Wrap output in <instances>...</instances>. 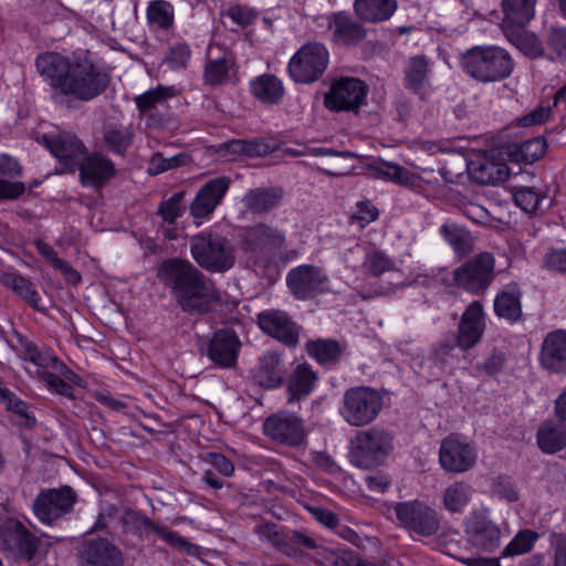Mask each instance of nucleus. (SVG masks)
I'll return each mask as SVG.
<instances>
[{
    "label": "nucleus",
    "mask_w": 566,
    "mask_h": 566,
    "mask_svg": "<svg viewBox=\"0 0 566 566\" xmlns=\"http://www.w3.org/2000/svg\"><path fill=\"white\" fill-rule=\"evenodd\" d=\"M35 67L53 91L54 102L69 108L73 102L86 103L101 96L111 83L109 71L87 54L43 52L36 56Z\"/></svg>",
    "instance_id": "obj_1"
},
{
    "label": "nucleus",
    "mask_w": 566,
    "mask_h": 566,
    "mask_svg": "<svg viewBox=\"0 0 566 566\" xmlns=\"http://www.w3.org/2000/svg\"><path fill=\"white\" fill-rule=\"evenodd\" d=\"M157 276L188 314L206 315L216 304L224 302L214 281L186 259L165 260L158 268Z\"/></svg>",
    "instance_id": "obj_2"
},
{
    "label": "nucleus",
    "mask_w": 566,
    "mask_h": 566,
    "mask_svg": "<svg viewBox=\"0 0 566 566\" xmlns=\"http://www.w3.org/2000/svg\"><path fill=\"white\" fill-rule=\"evenodd\" d=\"M239 245L254 266L265 270L277 264L286 250V239L283 231L259 222L242 230Z\"/></svg>",
    "instance_id": "obj_3"
},
{
    "label": "nucleus",
    "mask_w": 566,
    "mask_h": 566,
    "mask_svg": "<svg viewBox=\"0 0 566 566\" xmlns=\"http://www.w3.org/2000/svg\"><path fill=\"white\" fill-rule=\"evenodd\" d=\"M460 63L467 75L481 83L500 82L514 70L510 53L495 45L473 46L461 55Z\"/></svg>",
    "instance_id": "obj_4"
},
{
    "label": "nucleus",
    "mask_w": 566,
    "mask_h": 566,
    "mask_svg": "<svg viewBox=\"0 0 566 566\" xmlns=\"http://www.w3.org/2000/svg\"><path fill=\"white\" fill-rule=\"evenodd\" d=\"M190 254L209 273H224L235 264V248L231 240L212 229L190 238Z\"/></svg>",
    "instance_id": "obj_5"
},
{
    "label": "nucleus",
    "mask_w": 566,
    "mask_h": 566,
    "mask_svg": "<svg viewBox=\"0 0 566 566\" xmlns=\"http://www.w3.org/2000/svg\"><path fill=\"white\" fill-rule=\"evenodd\" d=\"M394 451V436L387 429L371 427L357 432L350 442L352 464L363 470L382 465Z\"/></svg>",
    "instance_id": "obj_6"
},
{
    "label": "nucleus",
    "mask_w": 566,
    "mask_h": 566,
    "mask_svg": "<svg viewBox=\"0 0 566 566\" xmlns=\"http://www.w3.org/2000/svg\"><path fill=\"white\" fill-rule=\"evenodd\" d=\"M382 406L384 398L377 389L352 387L344 392L339 415L352 427H365L377 419Z\"/></svg>",
    "instance_id": "obj_7"
},
{
    "label": "nucleus",
    "mask_w": 566,
    "mask_h": 566,
    "mask_svg": "<svg viewBox=\"0 0 566 566\" xmlns=\"http://www.w3.org/2000/svg\"><path fill=\"white\" fill-rule=\"evenodd\" d=\"M119 523L124 535L132 534L138 539H144L150 533L156 534L170 547L196 555L199 547L182 537L178 532L168 528L165 525L154 523L144 513L133 509H125L120 515Z\"/></svg>",
    "instance_id": "obj_8"
},
{
    "label": "nucleus",
    "mask_w": 566,
    "mask_h": 566,
    "mask_svg": "<svg viewBox=\"0 0 566 566\" xmlns=\"http://www.w3.org/2000/svg\"><path fill=\"white\" fill-rule=\"evenodd\" d=\"M329 62V52L319 42H307L291 57L287 71L290 76L302 84H311L322 77Z\"/></svg>",
    "instance_id": "obj_9"
},
{
    "label": "nucleus",
    "mask_w": 566,
    "mask_h": 566,
    "mask_svg": "<svg viewBox=\"0 0 566 566\" xmlns=\"http://www.w3.org/2000/svg\"><path fill=\"white\" fill-rule=\"evenodd\" d=\"M495 259L490 252H480L453 272L458 287L471 294L483 293L495 279Z\"/></svg>",
    "instance_id": "obj_10"
},
{
    "label": "nucleus",
    "mask_w": 566,
    "mask_h": 566,
    "mask_svg": "<svg viewBox=\"0 0 566 566\" xmlns=\"http://www.w3.org/2000/svg\"><path fill=\"white\" fill-rule=\"evenodd\" d=\"M394 511L399 523L409 532L419 536H433L440 528L438 512L422 501L413 500L396 503Z\"/></svg>",
    "instance_id": "obj_11"
},
{
    "label": "nucleus",
    "mask_w": 566,
    "mask_h": 566,
    "mask_svg": "<svg viewBox=\"0 0 566 566\" xmlns=\"http://www.w3.org/2000/svg\"><path fill=\"white\" fill-rule=\"evenodd\" d=\"M263 433L272 441L292 448L301 447L306 440L304 420L289 411L268 417L263 422Z\"/></svg>",
    "instance_id": "obj_12"
},
{
    "label": "nucleus",
    "mask_w": 566,
    "mask_h": 566,
    "mask_svg": "<svg viewBox=\"0 0 566 566\" xmlns=\"http://www.w3.org/2000/svg\"><path fill=\"white\" fill-rule=\"evenodd\" d=\"M328 276L325 271L312 264L293 268L286 275V284L292 295L298 301L316 297L328 291Z\"/></svg>",
    "instance_id": "obj_13"
},
{
    "label": "nucleus",
    "mask_w": 566,
    "mask_h": 566,
    "mask_svg": "<svg viewBox=\"0 0 566 566\" xmlns=\"http://www.w3.org/2000/svg\"><path fill=\"white\" fill-rule=\"evenodd\" d=\"M230 185V177L219 176L209 179L199 188L189 206V213L197 227L211 218L217 207L223 201Z\"/></svg>",
    "instance_id": "obj_14"
},
{
    "label": "nucleus",
    "mask_w": 566,
    "mask_h": 566,
    "mask_svg": "<svg viewBox=\"0 0 566 566\" xmlns=\"http://www.w3.org/2000/svg\"><path fill=\"white\" fill-rule=\"evenodd\" d=\"M241 346L238 334L232 328L223 327L207 339L203 354L213 366L231 369L237 366Z\"/></svg>",
    "instance_id": "obj_15"
},
{
    "label": "nucleus",
    "mask_w": 566,
    "mask_h": 566,
    "mask_svg": "<svg viewBox=\"0 0 566 566\" xmlns=\"http://www.w3.org/2000/svg\"><path fill=\"white\" fill-rule=\"evenodd\" d=\"M76 499V492L69 485L43 490L34 501L33 511L42 523L51 524L70 513Z\"/></svg>",
    "instance_id": "obj_16"
},
{
    "label": "nucleus",
    "mask_w": 566,
    "mask_h": 566,
    "mask_svg": "<svg viewBox=\"0 0 566 566\" xmlns=\"http://www.w3.org/2000/svg\"><path fill=\"white\" fill-rule=\"evenodd\" d=\"M368 86L356 77L336 80L325 95V105L331 111H356L365 104Z\"/></svg>",
    "instance_id": "obj_17"
},
{
    "label": "nucleus",
    "mask_w": 566,
    "mask_h": 566,
    "mask_svg": "<svg viewBox=\"0 0 566 566\" xmlns=\"http://www.w3.org/2000/svg\"><path fill=\"white\" fill-rule=\"evenodd\" d=\"M468 543L478 549L492 553L500 547L501 530L485 512H472L463 521Z\"/></svg>",
    "instance_id": "obj_18"
},
{
    "label": "nucleus",
    "mask_w": 566,
    "mask_h": 566,
    "mask_svg": "<svg viewBox=\"0 0 566 566\" xmlns=\"http://www.w3.org/2000/svg\"><path fill=\"white\" fill-rule=\"evenodd\" d=\"M40 539L21 522H10L0 528V548L15 558L33 560Z\"/></svg>",
    "instance_id": "obj_19"
},
{
    "label": "nucleus",
    "mask_w": 566,
    "mask_h": 566,
    "mask_svg": "<svg viewBox=\"0 0 566 566\" xmlns=\"http://www.w3.org/2000/svg\"><path fill=\"white\" fill-rule=\"evenodd\" d=\"M76 551L78 566H124L123 552L105 537L85 539Z\"/></svg>",
    "instance_id": "obj_20"
},
{
    "label": "nucleus",
    "mask_w": 566,
    "mask_h": 566,
    "mask_svg": "<svg viewBox=\"0 0 566 566\" xmlns=\"http://www.w3.org/2000/svg\"><path fill=\"white\" fill-rule=\"evenodd\" d=\"M260 329L287 347L295 348L300 343L301 327L282 310H264L256 316Z\"/></svg>",
    "instance_id": "obj_21"
},
{
    "label": "nucleus",
    "mask_w": 566,
    "mask_h": 566,
    "mask_svg": "<svg viewBox=\"0 0 566 566\" xmlns=\"http://www.w3.org/2000/svg\"><path fill=\"white\" fill-rule=\"evenodd\" d=\"M475 461V448L458 436L450 434L442 440L439 450V462L446 471L463 473L470 470Z\"/></svg>",
    "instance_id": "obj_22"
},
{
    "label": "nucleus",
    "mask_w": 566,
    "mask_h": 566,
    "mask_svg": "<svg viewBox=\"0 0 566 566\" xmlns=\"http://www.w3.org/2000/svg\"><path fill=\"white\" fill-rule=\"evenodd\" d=\"M43 138L51 154L63 167V171H76L87 151L83 142L76 135L70 133H60L56 136L44 135Z\"/></svg>",
    "instance_id": "obj_23"
},
{
    "label": "nucleus",
    "mask_w": 566,
    "mask_h": 566,
    "mask_svg": "<svg viewBox=\"0 0 566 566\" xmlns=\"http://www.w3.org/2000/svg\"><path fill=\"white\" fill-rule=\"evenodd\" d=\"M76 170L81 185L94 189L105 187L116 175L113 160L99 151H86Z\"/></svg>",
    "instance_id": "obj_24"
},
{
    "label": "nucleus",
    "mask_w": 566,
    "mask_h": 566,
    "mask_svg": "<svg viewBox=\"0 0 566 566\" xmlns=\"http://www.w3.org/2000/svg\"><path fill=\"white\" fill-rule=\"evenodd\" d=\"M486 328L485 313L480 301L471 302L461 315L458 324L457 346L463 350L475 347Z\"/></svg>",
    "instance_id": "obj_25"
},
{
    "label": "nucleus",
    "mask_w": 566,
    "mask_h": 566,
    "mask_svg": "<svg viewBox=\"0 0 566 566\" xmlns=\"http://www.w3.org/2000/svg\"><path fill=\"white\" fill-rule=\"evenodd\" d=\"M177 94L174 86L158 85L155 88L135 97V104L139 113L151 125L159 126L164 123V116L168 108V101Z\"/></svg>",
    "instance_id": "obj_26"
},
{
    "label": "nucleus",
    "mask_w": 566,
    "mask_h": 566,
    "mask_svg": "<svg viewBox=\"0 0 566 566\" xmlns=\"http://www.w3.org/2000/svg\"><path fill=\"white\" fill-rule=\"evenodd\" d=\"M287 368L282 355L274 350L265 352L252 369V378L256 385L265 389L281 387L286 378Z\"/></svg>",
    "instance_id": "obj_27"
},
{
    "label": "nucleus",
    "mask_w": 566,
    "mask_h": 566,
    "mask_svg": "<svg viewBox=\"0 0 566 566\" xmlns=\"http://www.w3.org/2000/svg\"><path fill=\"white\" fill-rule=\"evenodd\" d=\"M538 360L548 373L566 375V331H553L544 337Z\"/></svg>",
    "instance_id": "obj_28"
},
{
    "label": "nucleus",
    "mask_w": 566,
    "mask_h": 566,
    "mask_svg": "<svg viewBox=\"0 0 566 566\" xmlns=\"http://www.w3.org/2000/svg\"><path fill=\"white\" fill-rule=\"evenodd\" d=\"M20 345L22 348V358L25 361H30L36 366L38 369L54 370L61 376L65 377L67 380L74 382L76 386H82L83 379L72 369H70L57 356L51 354L50 352L40 350V348L33 342L27 338L21 337Z\"/></svg>",
    "instance_id": "obj_29"
},
{
    "label": "nucleus",
    "mask_w": 566,
    "mask_h": 566,
    "mask_svg": "<svg viewBox=\"0 0 566 566\" xmlns=\"http://www.w3.org/2000/svg\"><path fill=\"white\" fill-rule=\"evenodd\" d=\"M331 40L342 46H353L363 41L366 30L355 19L344 12L331 13L326 17Z\"/></svg>",
    "instance_id": "obj_30"
},
{
    "label": "nucleus",
    "mask_w": 566,
    "mask_h": 566,
    "mask_svg": "<svg viewBox=\"0 0 566 566\" xmlns=\"http://www.w3.org/2000/svg\"><path fill=\"white\" fill-rule=\"evenodd\" d=\"M283 198L281 187H258L247 190L241 202L245 213L263 216L279 208Z\"/></svg>",
    "instance_id": "obj_31"
},
{
    "label": "nucleus",
    "mask_w": 566,
    "mask_h": 566,
    "mask_svg": "<svg viewBox=\"0 0 566 566\" xmlns=\"http://www.w3.org/2000/svg\"><path fill=\"white\" fill-rule=\"evenodd\" d=\"M185 191L175 192L169 198L163 199L158 206L156 216L160 219L159 231L167 240H177L180 235V229L177 227V220L186 211L184 205Z\"/></svg>",
    "instance_id": "obj_32"
},
{
    "label": "nucleus",
    "mask_w": 566,
    "mask_h": 566,
    "mask_svg": "<svg viewBox=\"0 0 566 566\" xmlns=\"http://www.w3.org/2000/svg\"><path fill=\"white\" fill-rule=\"evenodd\" d=\"M318 376L308 363H302L291 371L286 379L287 402L307 398L316 387Z\"/></svg>",
    "instance_id": "obj_33"
},
{
    "label": "nucleus",
    "mask_w": 566,
    "mask_h": 566,
    "mask_svg": "<svg viewBox=\"0 0 566 566\" xmlns=\"http://www.w3.org/2000/svg\"><path fill=\"white\" fill-rule=\"evenodd\" d=\"M22 167L17 159L0 155V201L15 200L25 192V185L11 179L21 176Z\"/></svg>",
    "instance_id": "obj_34"
},
{
    "label": "nucleus",
    "mask_w": 566,
    "mask_h": 566,
    "mask_svg": "<svg viewBox=\"0 0 566 566\" xmlns=\"http://www.w3.org/2000/svg\"><path fill=\"white\" fill-rule=\"evenodd\" d=\"M403 73V82L407 90L421 97L429 92L431 67L429 60L424 55L410 57Z\"/></svg>",
    "instance_id": "obj_35"
},
{
    "label": "nucleus",
    "mask_w": 566,
    "mask_h": 566,
    "mask_svg": "<svg viewBox=\"0 0 566 566\" xmlns=\"http://www.w3.org/2000/svg\"><path fill=\"white\" fill-rule=\"evenodd\" d=\"M494 314L513 325L524 321L522 310V292L516 287L504 289L494 297Z\"/></svg>",
    "instance_id": "obj_36"
},
{
    "label": "nucleus",
    "mask_w": 566,
    "mask_h": 566,
    "mask_svg": "<svg viewBox=\"0 0 566 566\" xmlns=\"http://www.w3.org/2000/svg\"><path fill=\"white\" fill-rule=\"evenodd\" d=\"M536 0H502L504 32L524 29L534 18Z\"/></svg>",
    "instance_id": "obj_37"
},
{
    "label": "nucleus",
    "mask_w": 566,
    "mask_h": 566,
    "mask_svg": "<svg viewBox=\"0 0 566 566\" xmlns=\"http://www.w3.org/2000/svg\"><path fill=\"white\" fill-rule=\"evenodd\" d=\"M135 133L130 126L111 124L102 132V147L105 151L124 157L134 143Z\"/></svg>",
    "instance_id": "obj_38"
},
{
    "label": "nucleus",
    "mask_w": 566,
    "mask_h": 566,
    "mask_svg": "<svg viewBox=\"0 0 566 566\" xmlns=\"http://www.w3.org/2000/svg\"><path fill=\"white\" fill-rule=\"evenodd\" d=\"M348 254H363V266L373 276H380L395 266V262L382 251L366 243H356L348 250Z\"/></svg>",
    "instance_id": "obj_39"
},
{
    "label": "nucleus",
    "mask_w": 566,
    "mask_h": 566,
    "mask_svg": "<svg viewBox=\"0 0 566 566\" xmlns=\"http://www.w3.org/2000/svg\"><path fill=\"white\" fill-rule=\"evenodd\" d=\"M546 149V139L538 136L510 144L507 146V155L514 163L532 165L545 155Z\"/></svg>",
    "instance_id": "obj_40"
},
{
    "label": "nucleus",
    "mask_w": 566,
    "mask_h": 566,
    "mask_svg": "<svg viewBox=\"0 0 566 566\" xmlns=\"http://www.w3.org/2000/svg\"><path fill=\"white\" fill-rule=\"evenodd\" d=\"M536 443L546 454L562 451L566 448V427L560 422L544 421L536 432Z\"/></svg>",
    "instance_id": "obj_41"
},
{
    "label": "nucleus",
    "mask_w": 566,
    "mask_h": 566,
    "mask_svg": "<svg viewBox=\"0 0 566 566\" xmlns=\"http://www.w3.org/2000/svg\"><path fill=\"white\" fill-rule=\"evenodd\" d=\"M214 50L220 51V48L210 46L208 50L205 81L210 85H221L228 80L229 71L233 65V59L229 52H222L220 55L213 57Z\"/></svg>",
    "instance_id": "obj_42"
},
{
    "label": "nucleus",
    "mask_w": 566,
    "mask_h": 566,
    "mask_svg": "<svg viewBox=\"0 0 566 566\" xmlns=\"http://www.w3.org/2000/svg\"><path fill=\"white\" fill-rule=\"evenodd\" d=\"M355 11L359 18L369 22L385 21L397 9L396 0H355Z\"/></svg>",
    "instance_id": "obj_43"
},
{
    "label": "nucleus",
    "mask_w": 566,
    "mask_h": 566,
    "mask_svg": "<svg viewBox=\"0 0 566 566\" xmlns=\"http://www.w3.org/2000/svg\"><path fill=\"white\" fill-rule=\"evenodd\" d=\"M306 350L319 365L329 367L339 361L344 348L340 343L335 339L319 338L307 342Z\"/></svg>",
    "instance_id": "obj_44"
},
{
    "label": "nucleus",
    "mask_w": 566,
    "mask_h": 566,
    "mask_svg": "<svg viewBox=\"0 0 566 566\" xmlns=\"http://www.w3.org/2000/svg\"><path fill=\"white\" fill-rule=\"evenodd\" d=\"M472 497V488L465 482L448 485L441 495L442 506L451 514H462Z\"/></svg>",
    "instance_id": "obj_45"
},
{
    "label": "nucleus",
    "mask_w": 566,
    "mask_h": 566,
    "mask_svg": "<svg viewBox=\"0 0 566 566\" xmlns=\"http://www.w3.org/2000/svg\"><path fill=\"white\" fill-rule=\"evenodd\" d=\"M231 155H243L245 157H263L275 150L274 144L264 139H232L220 147Z\"/></svg>",
    "instance_id": "obj_46"
},
{
    "label": "nucleus",
    "mask_w": 566,
    "mask_h": 566,
    "mask_svg": "<svg viewBox=\"0 0 566 566\" xmlns=\"http://www.w3.org/2000/svg\"><path fill=\"white\" fill-rule=\"evenodd\" d=\"M252 94L265 104H276L284 94L282 82L274 75L264 74L250 83Z\"/></svg>",
    "instance_id": "obj_47"
},
{
    "label": "nucleus",
    "mask_w": 566,
    "mask_h": 566,
    "mask_svg": "<svg viewBox=\"0 0 566 566\" xmlns=\"http://www.w3.org/2000/svg\"><path fill=\"white\" fill-rule=\"evenodd\" d=\"M1 282L4 286L11 289L14 294L21 297L33 310H42L40 306L41 296L30 280L17 273H7L2 275Z\"/></svg>",
    "instance_id": "obj_48"
},
{
    "label": "nucleus",
    "mask_w": 566,
    "mask_h": 566,
    "mask_svg": "<svg viewBox=\"0 0 566 566\" xmlns=\"http://www.w3.org/2000/svg\"><path fill=\"white\" fill-rule=\"evenodd\" d=\"M440 234L460 258L467 256L473 250V237L463 227L444 223L440 227Z\"/></svg>",
    "instance_id": "obj_49"
},
{
    "label": "nucleus",
    "mask_w": 566,
    "mask_h": 566,
    "mask_svg": "<svg viewBox=\"0 0 566 566\" xmlns=\"http://www.w3.org/2000/svg\"><path fill=\"white\" fill-rule=\"evenodd\" d=\"M254 533L262 542H268L283 555H295V551L287 544V528L280 527L273 522H262L254 526Z\"/></svg>",
    "instance_id": "obj_50"
},
{
    "label": "nucleus",
    "mask_w": 566,
    "mask_h": 566,
    "mask_svg": "<svg viewBox=\"0 0 566 566\" xmlns=\"http://www.w3.org/2000/svg\"><path fill=\"white\" fill-rule=\"evenodd\" d=\"M146 19L150 28L167 31L175 23L174 6L166 0H153L147 6Z\"/></svg>",
    "instance_id": "obj_51"
},
{
    "label": "nucleus",
    "mask_w": 566,
    "mask_h": 566,
    "mask_svg": "<svg viewBox=\"0 0 566 566\" xmlns=\"http://www.w3.org/2000/svg\"><path fill=\"white\" fill-rule=\"evenodd\" d=\"M317 566H357L358 555L349 549H332L321 546L311 555Z\"/></svg>",
    "instance_id": "obj_52"
},
{
    "label": "nucleus",
    "mask_w": 566,
    "mask_h": 566,
    "mask_svg": "<svg viewBox=\"0 0 566 566\" xmlns=\"http://www.w3.org/2000/svg\"><path fill=\"white\" fill-rule=\"evenodd\" d=\"M509 40L526 56L536 59L544 54V45L534 34L524 31V29H511L505 32Z\"/></svg>",
    "instance_id": "obj_53"
},
{
    "label": "nucleus",
    "mask_w": 566,
    "mask_h": 566,
    "mask_svg": "<svg viewBox=\"0 0 566 566\" xmlns=\"http://www.w3.org/2000/svg\"><path fill=\"white\" fill-rule=\"evenodd\" d=\"M539 535L532 530L520 531L501 553L502 558L514 557L532 551Z\"/></svg>",
    "instance_id": "obj_54"
},
{
    "label": "nucleus",
    "mask_w": 566,
    "mask_h": 566,
    "mask_svg": "<svg viewBox=\"0 0 566 566\" xmlns=\"http://www.w3.org/2000/svg\"><path fill=\"white\" fill-rule=\"evenodd\" d=\"M509 168L504 164L484 161L474 170V179L482 185H495L506 180Z\"/></svg>",
    "instance_id": "obj_55"
},
{
    "label": "nucleus",
    "mask_w": 566,
    "mask_h": 566,
    "mask_svg": "<svg viewBox=\"0 0 566 566\" xmlns=\"http://www.w3.org/2000/svg\"><path fill=\"white\" fill-rule=\"evenodd\" d=\"M507 364V357L502 349L492 348L482 361L474 365V371L478 375L495 377L501 374Z\"/></svg>",
    "instance_id": "obj_56"
},
{
    "label": "nucleus",
    "mask_w": 566,
    "mask_h": 566,
    "mask_svg": "<svg viewBox=\"0 0 566 566\" xmlns=\"http://www.w3.org/2000/svg\"><path fill=\"white\" fill-rule=\"evenodd\" d=\"M36 375L43 382H45L50 391L70 399H74L72 381L67 380L59 373L54 370L51 371L50 369H38ZM73 385L75 384L73 382Z\"/></svg>",
    "instance_id": "obj_57"
},
{
    "label": "nucleus",
    "mask_w": 566,
    "mask_h": 566,
    "mask_svg": "<svg viewBox=\"0 0 566 566\" xmlns=\"http://www.w3.org/2000/svg\"><path fill=\"white\" fill-rule=\"evenodd\" d=\"M287 544L295 551V555H287L289 557L297 558L302 556V548L312 551V553H316V551L322 546L318 541L311 536L307 533L287 530Z\"/></svg>",
    "instance_id": "obj_58"
},
{
    "label": "nucleus",
    "mask_w": 566,
    "mask_h": 566,
    "mask_svg": "<svg viewBox=\"0 0 566 566\" xmlns=\"http://www.w3.org/2000/svg\"><path fill=\"white\" fill-rule=\"evenodd\" d=\"M0 402L4 403L7 410L23 418L27 427H33L35 424V417L29 412L28 403L10 389L4 391L3 396L0 398Z\"/></svg>",
    "instance_id": "obj_59"
},
{
    "label": "nucleus",
    "mask_w": 566,
    "mask_h": 566,
    "mask_svg": "<svg viewBox=\"0 0 566 566\" xmlns=\"http://www.w3.org/2000/svg\"><path fill=\"white\" fill-rule=\"evenodd\" d=\"M191 50L189 45L179 41L171 44L166 53L165 63L171 70L185 69L189 62Z\"/></svg>",
    "instance_id": "obj_60"
},
{
    "label": "nucleus",
    "mask_w": 566,
    "mask_h": 566,
    "mask_svg": "<svg viewBox=\"0 0 566 566\" xmlns=\"http://www.w3.org/2000/svg\"><path fill=\"white\" fill-rule=\"evenodd\" d=\"M186 156L180 154L169 158H165L160 153H156L149 160L147 171L151 176L159 175L167 170L180 167L185 164Z\"/></svg>",
    "instance_id": "obj_61"
},
{
    "label": "nucleus",
    "mask_w": 566,
    "mask_h": 566,
    "mask_svg": "<svg viewBox=\"0 0 566 566\" xmlns=\"http://www.w3.org/2000/svg\"><path fill=\"white\" fill-rule=\"evenodd\" d=\"M544 198L533 187H520L514 192L515 203L525 212L536 211Z\"/></svg>",
    "instance_id": "obj_62"
},
{
    "label": "nucleus",
    "mask_w": 566,
    "mask_h": 566,
    "mask_svg": "<svg viewBox=\"0 0 566 566\" xmlns=\"http://www.w3.org/2000/svg\"><path fill=\"white\" fill-rule=\"evenodd\" d=\"M223 15L231 19L232 22L238 24L241 28H247L254 23L258 18V12L248 6L244 4H234L231 6Z\"/></svg>",
    "instance_id": "obj_63"
},
{
    "label": "nucleus",
    "mask_w": 566,
    "mask_h": 566,
    "mask_svg": "<svg viewBox=\"0 0 566 566\" xmlns=\"http://www.w3.org/2000/svg\"><path fill=\"white\" fill-rule=\"evenodd\" d=\"M378 175L390 181L401 185H408L411 181L412 175L410 171L397 164L384 163L378 169Z\"/></svg>",
    "instance_id": "obj_64"
}]
</instances>
